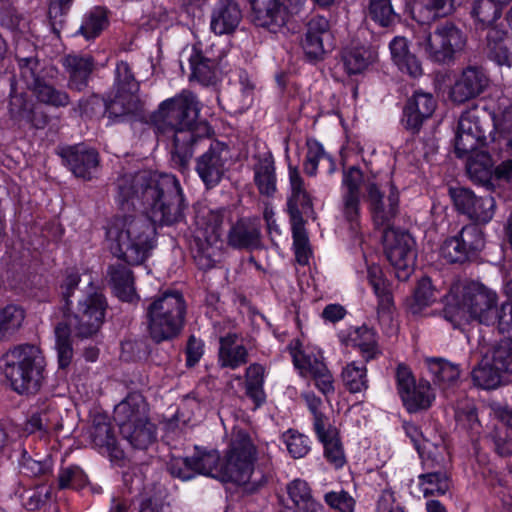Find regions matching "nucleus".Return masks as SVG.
<instances>
[{"instance_id": "19", "label": "nucleus", "mask_w": 512, "mask_h": 512, "mask_svg": "<svg viewBox=\"0 0 512 512\" xmlns=\"http://www.w3.org/2000/svg\"><path fill=\"white\" fill-rule=\"evenodd\" d=\"M58 155L65 166L77 178L90 180L93 170L99 164V155L96 150L84 144H76L59 148Z\"/></svg>"}, {"instance_id": "11", "label": "nucleus", "mask_w": 512, "mask_h": 512, "mask_svg": "<svg viewBox=\"0 0 512 512\" xmlns=\"http://www.w3.org/2000/svg\"><path fill=\"white\" fill-rule=\"evenodd\" d=\"M383 245L396 277L401 281L408 280L414 272L417 258L414 238L407 231L387 227L384 228Z\"/></svg>"}, {"instance_id": "47", "label": "nucleus", "mask_w": 512, "mask_h": 512, "mask_svg": "<svg viewBox=\"0 0 512 512\" xmlns=\"http://www.w3.org/2000/svg\"><path fill=\"white\" fill-rule=\"evenodd\" d=\"M342 380L351 393H360L368 388L367 369L364 364L348 363L342 370Z\"/></svg>"}, {"instance_id": "10", "label": "nucleus", "mask_w": 512, "mask_h": 512, "mask_svg": "<svg viewBox=\"0 0 512 512\" xmlns=\"http://www.w3.org/2000/svg\"><path fill=\"white\" fill-rule=\"evenodd\" d=\"M256 449L249 435L238 430L233 433L230 448L221 461L218 480L244 485L249 482L253 470Z\"/></svg>"}, {"instance_id": "15", "label": "nucleus", "mask_w": 512, "mask_h": 512, "mask_svg": "<svg viewBox=\"0 0 512 512\" xmlns=\"http://www.w3.org/2000/svg\"><path fill=\"white\" fill-rule=\"evenodd\" d=\"M397 387L402 402L410 413L428 409L435 395L426 380L416 383L411 371L405 365H399L396 371Z\"/></svg>"}, {"instance_id": "9", "label": "nucleus", "mask_w": 512, "mask_h": 512, "mask_svg": "<svg viewBox=\"0 0 512 512\" xmlns=\"http://www.w3.org/2000/svg\"><path fill=\"white\" fill-rule=\"evenodd\" d=\"M224 218V209L211 210L204 207L197 211L194 235L196 254L194 257L202 268L214 266L219 250L218 244L221 243L223 234Z\"/></svg>"}, {"instance_id": "33", "label": "nucleus", "mask_w": 512, "mask_h": 512, "mask_svg": "<svg viewBox=\"0 0 512 512\" xmlns=\"http://www.w3.org/2000/svg\"><path fill=\"white\" fill-rule=\"evenodd\" d=\"M346 344L357 347L367 362L381 354L376 332L365 325L351 328L347 334Z\"/></svg>"}, {"instance_id": "46", "label": "nucleus", "mask_w": 512, "mask_h": 512, "mask_svg": "<svg viewBox=\"0 0 512 512\" xmlns=\"http://www.w3.org/2000/svg\"><path fill=\"white\" fill-rule=\"evenodd\" d=\"M501 373L494 359L492 362L484 360L473 369L472 379L474 384L482 389H495L501 383Z\"/></svg>"}, {"instance_id": "18", "label": "nucleus", "mask_w": 512, "mask_h": 512, "mask_svg": "<svg viewBox=\"0 0 512 512\" xmlns=\"http://www.w3.org/2000/svg\"><path fill=\"white\" fill-rule=\"evenodd\" d=\"M449 193L455 208L471 220L486 224L493 218L496 202L491 195L476 196L473 191L463 187L450 188Z\"/></svg>"}, {"instance_id": "43", "label": "nucleus", "mask_w": 512, "mask_h": 512, "mask_svg": "<svg viewBox=\"0 0 512 512\" xmlns=\"http://www.w3.org/2000/svg\"><path fill=\"white\" fill-rule=\"evenodd\" d=\"M426 362L435 382L442 389L453 386L458 381L460 369L457 365L441 358L427 359Z\"/></svg>"}, {"instance_id": "59", "label": "nucleus", "mask_w": 512, "mask_h": 512, "mask_svg": "<svg viewBox=\"0 0 512 512\" xmlns=\"http://www.w3.org/2000/svg\"><path fill=\"white\" fill-rule=\"evenodd\" d=\"M434 291L429 278H422L415 289L410 310L413 314L419 313L424 307L434 302Z\"/></svg>"}, {"instance_id": "13", "label": "nucleus", "mask_w": 512, "mask_h": 512, "mask_svg": "<svg viewBox=\"0 0 512 512\" xmlns=\"http://www.w3.org/2000/svg\"><path fill=\"white\" fill-rule=\"evenodd\" d=\"M198 142L209 143L207 149L195 160V171L206 189L215 188L229 171L231 152L229 147L220 141L201 139Z\"/></svg>"}, {"instance_id": "54", "label": "nucleus", "mask_w": 512, "mask_h": 512, "mask_svg": "<svg viewBox=\"0 0 512 512\" xmlns=\"http://www.w3.org/2000/svg\"><path fill=\"white\" fill-rule=\"evenodd\" d=\"M293 237V246L295 250L296 261L300 265H306L311 256L308 235L304 227V221L290 222Z\"/></svg>"}, {"instance_id": "17", "label": "nucleus", "mask_w": 512, "mask_h": 512, "mask_svg": "<svg viewBox=\"0 0 512 512\" xmlns=\"http://www.w3.org/2000/svg\"><path fill=\"white\" fill-rule=\"evenodd\" d=\"M490 85V78L484 68L468 65L456 77L450 86L449 99L457 105L476 99Z\"/></svg>"}, {"instance_id": "29", "label": "nucleus", "mask_w": 512, "mask_h": 512, "mask_svg": "<svg viewBox=\"0 0 512 512\" xmlns=\"http://www.w3.org/2000/svg\"><path fill=\"white\" fill-rule=\"evenodd\" d=\"M242 18L241 11L232 0H219L211 16V29L217 35L233 32Z\"/></svg>"}, {"instance_id": "16", "label": "nucleus", "mask_w": 512, "mask_h": 512, "mask_svg": "<svg viewBox=\"0 0 512 512\" xmlns=\"http://www.w3.org/2000/svg\"><path fill=\"white\" fill-rule=\"evenodd\" d=\"M224 57V50L214 43L210 46H204L202 42L194 44L188 57L190 80H196L202 85L214 84L217 80L218 67Z\"/></svg>"}, {"instance_id": "4", "label": "nucleus", "mask_w": 512, "mask_h": 512, "mask_svg": "<svg viewBox=\"0 0 512 512\" xmlns=\"http://www.w3.org/2000/svg\"><path fill=\"white\" fill-rule=\"evenodd\" d=\"M45 358L39 347L22 344L0 358V371L18 394L37 393L44 381Z\"/></svg>"}, {"instance_id": "34", "label": "nucleus", "mask_w": 512, "mask_h": 512, "mask_svg": "<svg viewBox=\"0 0 512 512\" xmlns=\"http://www.w3.org/2000/svg\"><path fill=\"white\" fill-rule=\"evenodd\" d=\"M315 433L324 448V457L335 468H341L346 463V457L339 433L331 424L315 430Z\"/></svg>"}, {"instance_id": "58", "label": "nucleus", "mask_w": 512, "mask_h": 512, "mask_svg": "<svg viewBox=\"0 0 512 512\" xmlns=\"http://www.w3.org/2000/svg\"><path fill=\"white\" fill-rule=\"evenodd\" d=\"M502 8L495 0H477L473 7V16L483 25L493 24L501 16Z\"/></svg>"}, {"instance_id": "31", "label": "nucleus", "mask_w": 512, "mask_h": 512, "mask_svg": "<svg viewBox=\"0 0 512 512\" xmlns=\"http://www.w3.org/2000/svg\"><path fill=\"white\" fill-rule=\"evenodd\" d=\"M391 58L400 71L411 77H419L423 73L420 61L409 50L408 40L396 36L389 44Z\"/></svg>"}, {"instance_id": "26", "label": "nucleus", "mask_w": 512, "mask_h": 512, "mask_svg": "<svg viewBox=\"0 0 512 512\" xmlns=\"http://www.w3.org/2000/svg\"><path fill=\"white\" fill-rule=\"evenodd\" d=\"M437 102L431 93L415 91L404 108L406 128L417 131L423 122L434 113Z\"/></svg>"}, {"instance_id": "36", "label": "nucleus", "mask_w": 512, "mask_h": 512, "mask_svg": "<svg viewBox=\"0 0 512 512\" xmlns=\"http://www.w3.org/2000/svg\"><path fill=\"white\" fill-rule=\"evenodd\" d=\"M108 276L116 296L122 301H133L136 294L132 271L123 264L111 265Z\"/></svg>"}, {"instance_id": "3", "label": "nucleus", "mask_w": 512, "mask_h": 512, "mask_svg": "<svg viewBox=\"0 0 512 512\" xmlns=\"http://www.w3.org/2000/svg\"><path fill=\"white\" fill-rule=\"evenodd\" d=\"M106 299L101 291L90 285L81 299L76 310L67 315L65 322H59L55 327V348L59 367L69 366L73 358V348L70 338L71 329L78 337L88 338L98 332L103 324Z\"/></svg>"}, {"instance_id": "56", "label": "nucleus", "mask_w": 512, "mask_h": 512, "mask_svg": "<svg viewBox=\"0 0 512 512\" xmlns=\"http://www.w3.org/2000/svg\"><path fill=\"white\" fill-rule=\"evenodd\" d=\"M368 15L373 21L383 27L392 25L397 18L390 0H370Z\"/></svg>"}, {"instance_id": "23", "label": "nucleus", "mask_w": 512, "mask_h": 512, "mask_svg": "<svg viewBox=\"0 0 512 512\" xmlns=\"http://www.w3.org/2000/svg\"><path fill=\"white\" fill-rule=\"evenodd\" d=\"M139 90L114 89L113 94L105 102V114L113 122L125 121L130 116H136L143 110V102Z\"/></svg>"}, {"instance_id": "60", "label": "nucleus", "mask_w": 512, "mask_h": 512, "mask_svg": "<svg viewBox=\"0 0 512 512\" xmlns=\"http://www.w3.org/2000/svg\"><path fill=\"white\" fill-rule=\"evenodd\" d=\"M20 78L27 89L32 91L42 80L39 76L40 65L33 57L19 59Z\"/></svg>"}, {"instance_id": "50", "label": "nucleus", "mask_w": 512, "mask_h": 512, "mask_svg": "<svg viewBox=\"0 0 512 512\" xmlns=\"http://www.w3.org/2000/svg\"><path fill=\"white\" fill-rule=\"evenodd\" d=\"M246 394L257 404L265 401L264 368L262 365L254 363L246 369Z\"/></svg>"}, {"instance_id": "64", "label": "nucleus", "mask_w": 512, "mask_h": 512, "mask_svg": "<svg viewBox=\"0 0 512 512\" xmlns=\"http://www.w3.org/2000/svg\"><path fill=\"white\" fill-rule=\"evenodd\" d=\"M168 471L171 476L179 478L183 481L194 478L195 472L190 457H173L168 463Z\"/></svg>"}, {"instance_id": "7", "label": "nucleus", "mask_w": 512, "mask_h": 512, "mask_svg": "<svg viewBox=\"0 0 512 512\" xmlns=\"http://www.w3.org/2000/svg\"><path fill=\"white\" fill-rule=\"evenodd\" d=\"M148 412V404L140 393H130L114 409V420L122 437L136 449H146L156 438V427Z\"/></svg>"}, {"instance_id": "49", "label": "nucleus", "mask_w": 512, "mask_h": 512, "mask_svg": "<svg viewBox=\"0 0 512 512\" xmlns=\"http://www.w3.org/2000/svg\"><path fill=\"white\" fill-rule=\"evenodd\" d=\"M459 4L458 0H422L414 9L420 13L423 21H430L449 15Z\"/></svg>"}, {"instance_id": "32", "label": "nucleus", "mask_w": 512, "mask_h": 512, "mask_svg": "<svg viewBox=\"0 0 512 512\" xmlns=\"http://www.w3.org/2000/svg\"><path fill=\"white\" fill-rule=\"evenodd\" d=\"M256 160L253 166L254 183L261 195L271 197L277 190L274 158L271 153H264Z\"/></svg>"}, {"instance_id": "8", "label": "nucleus", "mask_w": 512, "mask_h": 512, "mask_svg": "<svg viewBox=\"0 0 512 512\" xmlns=\"http://www.w3.org/2000/svg\"><path fill=\"white\" fill-rule=\"evenodd\" d=\"M414 38L418 50L438 64L453 62L467 42L465 33L449 21L438 24L433 32L421 28L415 32Z\"/></svg>"}, {"instance_id": "22", "label": "nucleus", "mask_w": 512, "mask_h": 512, "mask_svg": "<svg viewBox=\"0 0 512 512\" xmlns=\"http://www.w3.org/2000/svg\"><path fill=\"white\" fill-rule=\"evenodd\" d=\"M8 111L10 119L19 128L43 129L48 124L47 115L24 94L11 95Z\"/></svg>"}, {"instance_id": "48", "label": "nucleus", "mask_w": 512, "mask_h": 512, "mask_svg": "<svg viewBox=\"0 0 512 512\" xmlns=\"http://www.w3.org/2000/svg\"><path fill=\"white\" fill-rule=\"evenodd\" d=\"M24 311L16 305L0 310V342L8 340L22 325Z\"/></svg>"}, {"instance_id": "14", "label": "nucleus", "mask_w": 512, "mask_h": 512, "mask_svg": "<svg viewBox=\"0 0 512 512\" xmlns=\"http://www.w3.org/2000/svg\"><path fill=\"white\" fill-rule=\"evenodd\" d=\"M482 116L484 112L476 105L460 115L454 140L455 153L459 158H464L486 145V127Z\"/></svg>"}, {"instance_id": "38", "label": "nucleus", "mask_w": 512, "mask_h": 512, "mask_svg": "<svg viewBox=\"0 0 512 512\" xmlns=\"http://www.w3.org/2000/svg\"><path fill=\"white\" fill-rule=\"evenodd\" d=\"M91 439L101 453H107L109 456L115 458L121 457L122 452L117 446V439L111 424L105 421L104 418L94 421L91 430Z\"/></svg>"}, {"instance_id": "42", "label": "nucleus", "mask_w": 512, "mask_h": 512, "mask_svg": "<svg viewBox=\"0 0 512 512\" xmlns=\"http://www.w3.org/2000/svg\"><path fill=\"white\" fill-rule=\"evenodd\" d=\"M367 280L378 298V313H389L393 306V298L381 267L378 265L368 266Z\"/></svg>"}, {"instance_id": "24", "label": "nucleus", "mask_w": 512, "mask_h": 512, "mask_svg": "<svg viewBox=\"0 0 512 512\" xmlns=\"http://www.w3.org/2000/svg\"><path fill=\"white\" fill-rule=\"evenodd\" d=\"M329 29V21L323 16H315L307 23L301 39V48L309 61H320L324 58V40L330 35Z\"/></svg>"}, {"instance_id": "53", "label": "nucleus", "mask_w": 512, "mask_h": 512, "mask_svg": "<svg viewBox=\"0 0 512 512\" xmlns=\"http://www.w3.org/2000/svg\"><path fill=\"white\" fill-rule=\"evenodd\" d=\"M499 30L491 28L487 34L489 57L498 65L512 66V53L502 41Z\"/></svg>"}, {"instance_id": "2", "label": "nucleus", "mask_w": 512, "mask_h": 512, "mask_svg": "<svg viewBox=\"0 0 512 512\" xmlns=\"http://www.w3.org/2000/svg\"><path fill=\"white\" fill-rule=\"evenodd\" d=\"M199 103L196 96L183 90L175 97L164 100L151 116L158 133L172 140V160L180 168H186L193 155V147L200 137L197 130H208L204 124L199 127Z\"/></svg>"}, {"instance_id": "51", "label": "nucleus", "mask_w": 512, "mask_h": 512, "mask_svg": "<svg viewBox=\"0 0 512 512\" xmlns=\"http://www.w3.org/2000/svg\"><path fill=\"white\" fill-rule=\"evenodd\" d=\"M107 24L108 20L105 10L96 7L84 16L78 33L86 40L94 39L100 35Z\"/></svg>"}, {"instance_id": "57", "label": "nucleus", "mask_w": 512, "mask_h": 512, "mask_svg": "<svg viewBox=\"0 0 512 512\" xmlns=\"http://www.w3.org/2000/svg\"><path fill=\"white\" fill-rule=\"evenodd\" d=\"M293 362L295 366L301 370L303 375H309L310 377L317 373L318 370L322 371V368H327L326 364L323 362V357L319 352L293 353Z\"/></svg>"}, {"instance_id": "27", "label": "nucleus", "mask_w": 512, "mask_h": 512, "mask_svg": "<svg viewBox=\"0 0 512 512\" xmlns=\"http://www.w3.org/2000/svg\"><path fill=\"white\" fill-rule=\"evenodd\" d=\"M423 468L426 471L418 476V487L425 498L441 496L449 491L451 479L438 461L425 459Z\"/></svg>"}, {"instance_id": "39", "label": "nucleus", "mask_w": 512, "mask_h": 512, "mask_svg": "<svg viewBox=\"0 0 512 512\" xmlns=\"http://www.w3.org/2000/svg\"><path fill=\"white\" fill-rule=\"evenodd\" d=\"M376 56V52L369 47L347 48L342 54L345 71L349 75L360 74L376 60Z\"/></svg>"}, {"instance_id": "12", "label": "nucleus", "mask_w": 512, "mask_h": 512, "mask_svg": "<svg viewBox=\"0 0 512 512\" xmlns=\"http://www.w3.org/2000/svg\"><path fill=\"white\" fill-rule=\"evenodd\" d=\"M366 201L374 224L387 228L399 212V190L391 179L369 180L365 185Z\"/></svg>"}, {"instance_id": "30", "label": "nucleus", "mask_w": 512, "mask_h": 512, "mask_svg": "<svg viewBox=\"0 0 512 512\" xmlns=\"http://www.w3.org/2000/svg\"><path fill=\"white\" fill-rule=\"evenodd\" d=\"M218 364L222 368L237 369L248 362V350L240 343L236 334L220 338Z\"/></svg>"}, {"instance_id": "6", "label": "nucleus", "mask_w": 512, "mask_h": 512, "mask_svg": "<svg viewBox=\"0 0 512 512\" xmlns=\"http://www.w3.org/2000/svg\"><path fill=\"white\" fill-rule=\"evenodd\" d=\"M448 302L444 317L454 328L470 320H478L486 325L496 322L497 295L484 285L471 282L463 289L460 300Z\"/></svg>"}, {"instance_id": "44", "label": "nucleus", "mask_w": 512, "mask_h": 512, "mask_svg": "<svg viewBox=\"0 0 512 512\" xmlns=\"http://www.w3.org/2000/svg\"><path fill=\"white\" fill-rule=\"evenodd\" d=\"M195 475L209 476L218 479L220 473L221 458L216 450H205L195 448L191 456Z\"/></svg>"}, {"instance_id": "52", "label": "nucleus", "mask_w": 512, "mask_h": 512, "mask_svg": "<svg viewBox=\"0 0 512 512\" xmlns=\"http://www.w3.org/2000/svg\"><path fill=\"white\" fill-rule=\"evenodd\" d=\"M470 258L484 247V236L482 230L475 224L464 226L459 234L455 236Z\"/></svg>"}, {"instance_id": "40", "label": "nucleus", "mask_w": 512, "mask_h": 512, "mask_svg": "<svg viewBox=\"0 0 512 512\" xmlns=\"http://www.w3.org/2000/svg\"><path fill=\"white\" fill-rule=\"evenodd\" d=\"M320 164L327 168L329 174L336 170L334 159L324 150L323 146L316 140H308L307 153L303 164L304 172L308 176L314 177Z\"/></svg>"}, {"instance_id": "21", "label": "nucleus", "mask_w": 512, "mask_h": 512, "mask_svg": "<svg viewBox=\"0 0 512 512\" xmlns=\"http://www.w3.org/2000/svg\"><path fill=\"white\" fill-rule=\"evenodd\" d=\"M290 18L287 7L280 0H251V19L257 26L277 32Z\"/></svg>"}, {"instance_id": "20", "label": "nucleus", "mask_w": 512, "mask_h": 512, "mask_svg": "<svg viewBox=\"0 0 512 512\" xmlns=\"http://www.w3.org/2000/svg\"><path fill=\"white\" fill-rule=\"evenodd\" d=\"M288 169L290 194L287 199V210L290 222H301L304 221L303 215H313V201L298 168L289 165Z\"/></svg>"}, {"instance_id": "61", "label": "nucleus", "mask_w": 512, "mask_h": 512, "mask_svg": "<svg viewBox=\"0 0 512 512\" xmlns=\"http://www.w3.org/2000/svg\"><path fill=\"white\" fill-rule=\"evenodd\" d=\"M490 116L496 130L500 132L508 130L512 125V103L506 98L501 99Z\"/></svg>"}, {"instance_id": "1", "label": "nucleus", "mask_w": 512, "mask_h": 512, "mask_svg": "<svg viewBox=\"0 0 512 512\" xmlns=\"http://www.w3.org/2000/svg\"><path fill=\"white\" fill-rule=\"evenodd\" d=\"M119 205L137 204L146 216L115 217L106 239L111 253L128 264L139 265L155 246V225H173L184 218L186 204L178 179L167 173L142 170L125 173L116 182Z\"/></svg>"}, {"instance_id": "35", "label": "nucleus", "mask_w": 512, "mask_h": 512, "mask_svg": "<svg viewBox=\"0 0 512 512\" xmlns=\"http://www.w3.org/2000/svg\"><path fill=\"white\" fill-rule=\"evenodd\" d=\"M467 157L466 170L470 179L486 187L492 185L493 161L491 156L482 150H476Z\"/></svg>"}, {"instance_id": "63", "label": "nucleus", "mask_w": 512, "mask_h": 512, "mask_svg": "<svg viewBox=\"0 0 512 512\" xmlns=\"http://www.w3.org/2000/svg\"><path fill=\"white\" fill-rule=\"evenodd\" d=\"M324 500L328 506L339 512H354L355 500L344 490L328 492Z\"/></svg>"}, {"instance_id": "62", "label": "nucleus", "mask_w": 512, "mask_h": 512, "mask_svg": "<svg viewBox=\"0 0 512 512\" xmlns=\"http://www.w3.org/2000/svg\"><path fill=\"white\" fill-rule=\"evenodd\" d=\"M86 481V476L78 466L62 468L58 474V487L60 489L78 488Z\"/></svg>"}, {"instance_id": "25", "label": "nucleus", "mask_w": 512, "mask_h": 512, "mask_svg": "<svg viewBox=\"0 0 512 512\" xmlns=\"http://www.w3.org/2000/svg\"><path fill=\"white\" fill-rule=\"evenodd\" d=\"M62 65L68 74V88L80 92L87 88L96 63L90 55L71 53L63 57Z\"/></svg>"}, {"instance_id": "41", "label": "nucleus", "mask_w": 512, "mask_h": 512, "mask_svg": "<svg viewBox=\"0 0 512 512\" xmlns=\"http://www.w3.org/2000/svg\"><path fill=\"white\" fill-rule=\"evenodd\" d=\"M62 428L60 413L57 408L49 403L34 413L26 424V430L30 433L42 431L49 433Z\"/></svg>"}, {"instance_id": "28", "label": "nucleus", "mask_w": 512, "mask_h": 512, "mask_svg": "<svg viewBox=\"0 0 512 512\" xmlns=\"http://www.w3.org/2000/svg\"><path fill=\"white\" fill-rule=\"evenodd\" d=\"M227 244L234 249L252 250L261 244V229L257 219L242 218L234 223L227 234Z\"/></svg>"}, {"instance_id": "55", "label": "nucleus", "mask_w": 512, "mask_h": 512, "mask_svg": "<svg viewBox=\"0 0 512 512\" xmlns=\"http://www.w3.org/2000/svg\"><path fill=\"white\" fill-rule=\"evenodd\" d=\"M282 440L286 448L294 459L305 457L311 450V442L309 438L294 429H288L282 434Z\"/></svg>"}, {"instance_id": "45", "label": "nucleus", "mask_w": 512, "mask_h": 512, "mask_svg": "<svg viewBox=\"0 0 512 512\" xmlns=\"http://www.w3.org/2000/svg\"><path fill=\"white\" fill-rule=\"evenodd\" d=\"M31 92L38 102L53 108L67 107L70 103L66 91L56 88L44 79Z\"/></svg>"}, {"instance_id": "5", "label": "nucleus", "mask_w": 512, "mask_h": 512, "mask_svg": "<svg viewBox=\"0 0 512 512\" xmlns=\"http://www.w3.org/2000/svg\"><path fill=\"white\" fill-rule=\"evenodd\" d=\"M186 302L179 291L167 290L155 296L145 309L147 333L155 343L170 341L182 331Z\"/></svg>"}, {"instance_id": "37", "label": "nucleus", "mask_w": 512, "mask_h": 512, "mask_svg": "<svg viewBox=\"0 0 512 512\" xmlns=\"http://www.w3.org/2000/svg\"><path fill=\"white\" fill-rule=\"evenodd\" d=\"M287 493L295 507L302 512H323V506L312 495L309 484L302 479H294L287 485Z\"/></svg>"}]
</instances>
